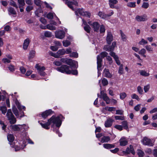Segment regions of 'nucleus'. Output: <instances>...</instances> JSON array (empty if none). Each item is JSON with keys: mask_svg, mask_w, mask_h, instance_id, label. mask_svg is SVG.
Instances as JSON below:
<instances>
[{"mask_svg": "<svg viewBox=\"0 0 157 157\" xmlns=\"http://www.w3.org/2000/svg\"><path fill=\"white\" fill-rule=\"evenodd\" d=\"M63 117L61 115L56 117L55 116H52L48 120L47 122L43 124L40 122V124L42 127L46 129H49V126L51 125L52 127H53L55 126L57 127H59L62 124L61 119Z\"/></svg>", "mask_w": 157, "mask_h": 157, "instance_id": "1", "label": "nucleus"}, {"mask_svg": "<svg viewBox=\"0 0 157 157\" xmlns=\"http://www.w3.org/2000/svg\"><path fill=\"white\" fill-rule=\"evenodd\" d=\"M56 69L58 71L67 74H72L73 75H77L78 71L76 70L72 71L69 70V67L67 65H63L60 67L57 68Z\"/></svg>", "mask_w": 157, "mask_h": 157, "instance_id": "2", "label": "nucleus"}, {"mask_svg": "<svg viewBox=\"0 0 157 157\" xmlns=\"http://www.w3.org/2000/svg\"><path fill=\"white\" fill-rule=\"evenodd\" d=\"M108 55L107 53L106 52H104L101 53L100 54L101 56L100 55H98L97 57V68L98 69V76L99 75V69L100 68L101 66V62L102 61V58L105 56H107Z\"/></svg>", "mask_w": 157, "mask_h": 157, "instance_id": "3", "label": "nucleus"}, {"mask_svg": "<svg viewBox=\"0 0 157 157\" xmlns=\"http://www.w3.org/2000/svg\"><path fill=\"white\" fill-rule=\"evenodd\" d=\"M10 128L13 131H18L21 130L22 129H24V130H26L28 129V127L25 124L23 125L15 124L10 125Z\"/></svg>", "mask_w": 157, "mask_h": 157, "instance_id": "4", "label": "nucleus"}, {"mask_svg": "<svg viewBox=\"0 0 157 157\" xmlns=\"http://www.w3.org/2000/svg\"><path fill=\"white\" fill-rule=\"evenodd\" d=\"M6 116L9 121L10 124H13L16 123V120L13 115L11 109H9L7 111Z\"/></svg>", "mask_w": 157, "mask_h": 157, "instance_id": "5", "label": "nucleus"}, {"mask_svg": "<svg viewBox=\"0 0 157 157\" xmlns=\"http://www.w3.org/2000/svg\"><path fill=\"white\" fill-rule=\"evenodd\" d=\"M75 14L77 15H80L85 16L90 18L91 16V13L88 12H84L82 9H78L76 10Z\"/></svg>", "mask_w": 157, "mask_h": 157, "instance_id": "6", "label": "nucleus"}, {"mask_svg": "<svg viewBox=\"0 0 157 157\" xmlns=\"http://www.w3.org/2000/svg\"><path fill=\"white\" fill-rule=\"evenodd\" d=\"M142 143L145 145L153 146L154 145V142L152 140L146 137H144L143 138Z\"/></svg>", "mask_w": 157, "mask_h": 157, "instance_id": "7", "label": "nucleus"}, {"mask_svg": "<svg viewBox=\"0 0 157 157\" xmlns=\"http://www.w3.org/2000/svg\"><path fill=\"white\" fill-rule=\"evenodd\" d=\"M35 68L38 70V73L41 76H45L46 74L43 71L45 70V68L44 67H41L39 66V64H37L35 66Z\"/></svg>", "mask_w": 157, "mask_h": 157, "instance_id": "8", "label": "nucleus"}, {"mask_svg": "<svg viewBox=\"0 0 157 157\" xmlns=\"http://www.w3.org/2000/svg\"><path fill=\"white\" fill-rule=\"evenodd\" d=\"M88 24L91 26L94 30L95 31L97 32L99 30V29L100 27V24L97 22H94L92 23L90 21L88 22Z\"/></svg>", "mask_w": 157, "mask_h": 157, "instance_id": "9", "label": "nucleus"}, {"mask_svg": "<svg viewBox=\"0 0 157 157\" xmlns=\"http://www.w3.org/2000/svg\"><path fill=\"white\" fill-rule=\"evenodd\" d=\"M66 64L74 68H77L78 66L77 62L70 59H67Z\"/></svg>", "mask_w": 157, "mask_h": 157, "instance_id": "10", "label": "nucleus"}, {"mask_svg": "<svg viewBox=\"0 0 157 157\" xmlns=\"http://www.w3.org/2000/svg\"><path fill=\"white\" fill-rule=\"evenodd\" d=\"M65 34L64 31L59 30L56 32L55 36L57 38L62 39L65 37Z\"/></svg>", "mask_w": 157, "mask_h": 157, "instance_id": "11", "label": "nucleus"}, {"mask_svg": "<svg viewBox=\"0 0 157 157\" xmlns=\"http://www.w3.org/2000/svg\"><path fill=\"white\" fill-rule=\"evenodd\" d=\"M147 19V16L145 15L142 16L137 15L135 18L136 20L138 22L145 21Z\"/></svg>", "mask_w": 157, "mask_h": 157, "instance_id": "12", "label": "nucleus"}, {"mask_svg": "<svg viewBox=\"0 0 157 157\" xmlns=\"http://www.w3.org/2000/svg\"><path fill=\"white\" fill-rule=\"evenodd\" d=\"M101 95L100 96L101 98H103L104 100L105 101L107 104H109L110 103V100L109 97L107 96L106 94L102 92H101Z\"/></svg>", "mask_w": 157, "mask_h": 157, "instance_id": "13", "label": "nucleus"}, {"mask_svg": "<svg viewBox=\"0 0 157 157\" xmlns=\"http://www.w3.org/2000/svg\"><path fill=\"white\" fill-rule=\"evenodd\" d=\"M109 5L110 7L112 9H117V7L115 5L118 3L117 0H109Z\"/></svg>", "mask_w": 157, "mask_h": 157, "instance_id": "14", "label": "nucleus"}, {"mask_svg": "<svg viewBox=\"0 0 157 157\" xmlns=\"http://www.w3.org/2000/svg\"><path fill=\"white\" fill-rule=\"evenodd\" d=\"M113 40V36L111 33L108 32L106 36V41L107 43L109 44Z\"/></svg>", "mask_w": 157, "mask_h": 157, "instance_id": "15", "label": "nucleus"}, {"mask_svg": "<svg viewBox=\"0 0 157 157\" xmlns=\"http://www.w3.org/2000/svg\"><path fill=\"white\" fill-rule=\"evenodd\" d=\"M124 152L127 154H129L131 153L133 155H134L135 153L133 146L131 145H130L129 147H128L126 151Z\"/></svg>", "mask_w": 157, "mask_h": 157, "instance_id": "16", "label": "nucleus"}, {"mask_svg": "<svg viewBox=\"0 0 157 157\" xmlns=\"http://www.w3.org/2000/svg\"><path fill=\"white\" fill-rule=\"evenodd\" d=\"M52 112L51 110L49 109L43 112L41 114V116L43 118H46L49 115L52 114Z\"/></svg>", "mask_w": 157, "mask_h": 157, "instance_id": "17", "label": "nucleus"}, {"mask_svg": "<svg viewBox=\"0 0 157 157\" xmlns=\"http://www.w3.org/2000/svg\"><path fill=\"white\" fill-rule=\"evenodd\" d=\"M110 140V137L109 136H103L99 140L102 143L108 142Z\"/></svg>", "mask_w": 157, "mask_h": 157, "instance_id": "18", "label": "nucleus"}, {"mask_svg": "<svg viewBox=\"0 0 157 157\" xmlns=\"http://www.w3.org/2000/svg\"><path fill=\"white\" fill-rule=\"evenodd\" d=\"M113 120L111 118H109L105 122V125L106 127H110L112 124Z\"/></svg>", "mask_w": 157, "mask_h": 157, "instance_id": "19", "label": "nucleus"}, {"mask_svg": "<svg viewBox=\"0 0 157 157\" xmlns=\"http://www.w3.org/2000/svg\"><path fill=\"white\" fill-rule=\"evenodd\" d=\"M30 39L27 38L24 40L23 44V48L24 50L27 49L29 44L30 42Z\"/></svg>", "mask_w": 157, "mask_h": 157, "instance_id": "20", "label": "nucleus"}, {"mask_svg": "<svg viewBox=\"0 0 157 157\" xmlns=\"http://www.w3.org/2000/svg\"><path fill=\"white\" fill-rule=\"evenodd\" d=\"M12 110L13 113L17 117H23V116L21 114H20L19 113L16 108L15 106H13V107Z\"/></svg>", "mask_w": 157, "mask_h": 157, "instance_id": "21", "label": "nucleus"}, {"mask_svg": "<svg viewBox=\"0 0 157 157\" xmlns=\"http://www.w3.org/2000/svg\"><path fill=\"white\" fill-rule=\"evenodd\" d=\"M120 145L121 146H124L128 144V140L125 138L122 137L119 140Z\"/></svg>", "mask_w": 157, "mask_h": 157, "instance_id": "22", "label": "nucleus"}, {"mask_svg": "<svg viewBox=\"0 0 157 157\" xmlns=\"http://www.w3.org/2000/svg\"><path fill=\"white\" fill-rule=\"evenodd\" d=\"M8 11L9 15H16L17 13L14 8L12 7H10L8 8Z\"/></svg>", "mask_w": 157, "mask_h": 157, "instance_id": "23", "label": "nucleus"}, {"mask_svg": "<svg viewBox=\"0 0 157 157\" xmlns=\"http://www.w3.org/2000/svg\"><path fill=\"white\" fill-rule=\"evenodd\" d=\"M103 74L105 77L108 78H110L112 76L111 74L109 73V70L106 69H105L104 70Z\"/></svg>", "mask_w": 157, "mask_h": 157, "instance_id": "24", "label": "nucleus"}, {"mask_svg": "<svg viewBox=\"0 0 157 157\" xmlns=\"http://www.w3.org/2000/svg\"><path fill=\"white\" fill-rule=\"evenodd\" d=\"M139 71L140 75L144 77H147L150 75L149 73L147 72L144 70H140Z\"/></svg>", "mask_w": 157, "mask_h": 157, "instance_id": "25", "label": "nucleus"}, {"mask_svg": "<svg viewBox=\"0 0 157 157\" xmlns=\"http://www.w3.org/2000/svg\"><path fill=\"white\" fill-rule=\"evenodd\" d=\"M103 147L106 149H109L114 148L115 147L114 145L109 144H105L103 145Z\"/></svg>", "mask_w": 157, "mask_h": 157, "instance_id": "26", "label": "nucleus"}, {"mask_svg": "<svg viewBox=\"0 0 157 157\" xmlns=\"http://www.w3.org/2000/svg\"><path fill=\"white\" fill-rule=\"evenodd\" d=\"M35 53V51L34 50H31L30 51L29 56V60H30L34 57Z\"/></svg>", "mask_w": 157, "mask_h": 157, "instance_id": "27", "label": "nucleus"}, {"mask_svg": "<svg viewBox=\"0 0 157 157\" xmlns=\"http://www.w3.org/2000/svg\"><path fill=\"white\" fill-rule=\"evenodd\" d=\"M98 15L101 18L105 19L107 18L106 14L102 12H99L98 13Z\"/></svg>", "mask_w": 157, "mask_h": 157, "instance_id": "28", "label": "nucleus"}, {"mask_svg": "<svg viewBox=\"0 0 157 157\" xmlns=\"http://www.w3.org/2000/svg\"><path fill=\"white\" fill-rule=\"evenodd\" d=\"M7 139L10 142H12L14 140V138L13 135L9 134L7 136Z\"/></svg>", "mask_w": 157, "mask_h": 157, "instance_id": "29", "label": "nucleus"}, {"mask_svg": "<svg viewBox=\"0 0 157 157\" xmlns=\"http://www.w3.org/2000/svg\"><path fill=\"white\" fill-rule=\"evenodd\" d=\"M57 53L59 56L63 55L65 54V49H62L59 50L57 51Z\"/></svg>", "mask_w": 157, "mask_h": 157, "instance_id": "30", "label": "nucleus"}, {"mask_svg": "<svg viewBox=\"0 0 157 157\" xmlns=\"http://www.w3.org/2000/svg\"><path fill=\"white\" fill-rule=\"evenodd\" d=\"M47 27L48 29L52 30H55L56 29V27L50 23L47 25Z\"/></svg>", "mask_w": 157, "mask_h": 157, "instance_id": "31", "label": "nucleus"}, {"mask_svg": "<svg viewBox=\"0 0 157 157\" xmlns=\"http://www.w3.org/2000/svg\"><path fill=\"white\" fill-rule=\"evenodd\" d=\"M63 45L65 47H67L70 45L71 42L67 40H64L63 41Z\"/></svg>", "mask_w": 157, "mask_h": 157, "instance_id": "32", "label": "nucleus"}, {"mask_svg": "<svg viewBox=\"0 0 157 157\" xmlns=\"http://www.w3.org/2000/svg\"><path fill=\"white\" fill-rule=\"evenodd\" d=\"M105 110H108L110 112L115 111L116 109V108L115 107L108 106H106L105 107Z\"/></svg>", "mask_w": 157, "mask_h": 157, "instance_id": "33", "label": "nucleus"}, {"mask_svg": "<svg viewBox=\"0 0 157 157\" xmlns=\"http://www.w3.org/2000/svg\"><path fill=\"white\" fill-rule=\"evenodd\" d=\"M84 29L85 30L87 33L90 32L91 28L88 25H86L84 27Z\"/></svg>", "mask_w": 157, "mask_h": 157, "instance_id": "34", "label": "nucleus"}, {"mask_svg": "<svg viewBox=\"0 0 157 157\" xmlns=\"http://www.w3.org/2000/svg\"><path fill=\"white\" fill-rule=\"evenodd\" d=\"M137 154L139 157H143L144 155V152L140 149L137 150Z\"/></svg>", "mask_w": 157, "mask_h": 157, "instance_id": "35", "label": "nucleus"}, {"mask_svg": "<svg viewBox=\"0 0 157 157\" xmlns=\"http://www.w3.org/2000/svg\"><path fill=\"white\" fill-rule=\"evenodd\" d=\"M0 110L2 111L3 114H5L7 110L5 106H0Z\"/></svg>", "mask_w": 157, "mask_h": 157, "instance_id": "36", "label": "nucleus"}, {"mask_svg": "<svg viewBox=\"0 0 157 157\" xmlns=\"http://www.w3.org/2000/svg\"><path fill=\"white\" fill-rule=\"evenodd\" d=\"M16 104L18 108L19 109V110H21L22 109L25 110V107L23 106H21V105L18 102H16Z\"/></svg>", "mask_w": 157, "mask_h": 157, "instance_id": "37", "label": "nucleus"}, {"mask_svg": "<svg viewBox=\"0 0 157 157\" xmlns=\"http://www.w3.org/2000/svg\"><path fill=\"white\" fill-rule=\"evenodd\" d=\"M18 2L19 3V8L23 6L25 4L24 0H18Z\"/></svg>", "mask_w": 157, "mask_h": 157, "instance_id": "38", "label": "nucleus"}, {"mask_svg": "<svg viewBox=\"0 0 157 157\" xmlns=\"http://www.w3.org/2000/svg\"><path fill=\"white\" fill-rule=\"evenodd\" d=\"M66 4L71 9L73 10H74V8L72 6V5L73 4V2H70V1L67 2V3Z\"/></svg>", "mask_w": 157, "mask_h": 157, "instance_id": "39", "label": "nucleus"}, {"mask_svg": "<svg viewBox=\"0 0 157 157\" xmlns=\"http://www.w3.org/2000/svg\"><path fill=\"white\" fill-rule=\"evenodd\" d=\"M122 124L123 125V127L124 129H127L128 128V123L127 121H124L122 122Z\"/></svg>", "mask_w": 157, "mask_h": 157, "instance_id": "40", "label": "nucleus"}, {"mask_svg": "<svg viewBox=\"0 0 157 157\" xmlns=\"http://www.w3.org/2000/svg\"><path fill=\"white\" fill-rule=\"evenodd\" d=\"M69 56L71 57H74L75 58H77L78 56V55L76 52H73L70 53L69 55Z\"/></svg>", "mask_w": 157, "mask_h": 157, "instance_id": "41", "label": "nucleus"}, {"mask_svg": "<svg viewBox=\"0 0 157 157\" xmlns=\"http://www.w3.org/2000/svg\"><path fill=\"white\" fill-rule=\"evenodd\" d=\"M131 98L132 99H136L137 101H139L140 99L139 98L138 96L136 94H133L131 96Z\"/></svg>", "mask_w": 157, "mask_h": 157, "instance_id": "42", "label": "nucleus"}, {"mask_svg": "<svg viewBox=\"0 0 157 157\" xmlns=\"http://www.w3.org/2000/svg\"><path fill=\"white\" fill-rule=\"evenodd\" d=\"M101 81L102 85L104 86L107 85L108 84V80L105 78H103Z\"/></svg>", "mask_w": 157, "mask_h": 157, "instance_id": "43", "label": "nucleus"}, {"mask_svg": "<svg viewBox=\"0 0 157 157\" xmlns=\"http://www.w3.org/2000/svg\"><path fill=\"white\" fill-rule=\"evenodd\" d=\"M104 49L106 51L110 52L112 51V48H111L110 46H109L108 45H106L104 46Z\"/></svg>", "mask_w": 157, "mask_h": 157, "instance_id": "44", "label": "nucleus"}, {"mask_svg": "<svg viewBox=\"0 0 157 157\" xmlns=\"http://www.w3.org/2000/svg\"><path fill=\"white\" fill-rule=\"evenodd\" d=\"M44 35L45 36L48 37H51L52 36V33L48 31H46L44 33Z\"/></svg>", "mask_w": 157, "mask_h": 157, "instance_id": "45", "label": "nucleus"}, {"mask_svg": "<svg viewBox=\"0 0 157 157\" xmlns=\"http://www.w3.org/2000/svg\"><path fill=\"white\" fill-rule=\"evenodd\" d=\"M150 88V85L148 84L147 85L144 86V89L145 93L147 92L148 91Z\"/></svg>", "mask_w": 157, "mask_h": 157, "instance_id": "46", "label": "nucleus"}, {"mask_svg": "<svg viewBox=\"0 0 157 157\" xmlns=\"http://www.w3.org/2000/svg\"><path fill=\"white\" fill-rule=\"evenodd\" d=\"M127 96L126 94L124 92H122L120 94V98L123 100Z\"/></svg>", "mask_w": 157, "mask_h": 157, "instance_id": "47", "label": "nucleus"}, {"mask_svg": "<svg viewBox=\"0 0 157 157\" xmlns=\"http://www.w3.org/2000/svg\"><path fill=\"white\" fill-rule=\"evenodd\" d=\"M137 91L138 92L141 94H143V90L142 88L140 86H138L137 88Z\"/></svg>", "mask_w": 157, "mask_h": 157, "instance_id": "48", "label": "nucleus"}, {"mask_svg": "<svg viewBox=\"0 0 157 157\" xmlns=\"http://www.w3.org/2000/svg\"><path fill=\"white\" fill-rule=\"evenodd\" d=\"M147 43V41L145 40L144 39H142L141 41H140L139 44L140 45H144L145 44Z\"/></svg>", "mask_w": 157, "mask_h": 157, "instance_id": "49", "label": "nucleus"}, {"mask_svg": "<svg viewBox=\"0 0 157 157\" xmlns=\"http://www.w3.org/2000/svg\"><path fill=\"white\" fill-rule=\"evenodd\" d=\"M120 33L121 34V38L122 40L124 41H126V36L121 31H120Z\"/></svg>", "mask_w": 157, "mask_h": 157, "instance_id": "50", "label": "nucleus"}, {"mask_svg": "<svg viewBox=\"0 0 157 157\" xmlns=\"http://www.w3.org/2000/svg\"><path fill=\"white\" fill-rule=\"evenodd\" d=\"M123 71L124 70L123 68V65L121 64L120 66L119 70H118V73L120 74H122L123 73Z\"/></svg>", "mask_w": 157, "mask_h": 157, "instance_id": "51", "label": "nucleus"}, {"mask_svg": "<svg viewBox=\"0 0 157 157\" xmlns=\"http://www.w3.org/2000/svg\"><path fill=\"white\" fill-rule=\"evenodd\" d=\"M109 54L114 59L118 57L116 55L115 53L111 51L110 52Z\"/></svg>", "mask_w": 157, "mask_h": 157, "instance_id": "52", "label": "nucleus"}, {"mask_svg": "<svg viewBox=\"0 0 157 157\" xmlns=\"http://www.w3.org/2000/svg\"><path fill=\"white\" fill-rule=\"evenodd\" d=\"M149 4L147 2H144L142 6V7L145 9L147 8L149 6Z\"/></svg>", "mask_w": 157, "mask_h": 157, "instance_id": "53", "label": "nucleus"}, {"mask_svg": "<svg viewBox=\"0 0 157 157\" xmlns=\"http://www.w3.org/2000/svg\"><path fill=\"white\" fill-rule=\"evenodd\" d=\"M114 117L116 120H123L124 119V117L123 116H115Z\"/></svg>", "mask_w": 157, "mask_h": 157, "instance_id": "54", "label": "nucleus"}, {"mask_svg": "<svg viewBox=\"0 0 157 157\" xmlns=\"http://www.w3.org/2000/svg\"><path fill=\"white\" fill-rule=\"evenodd\" d=\"M135 2H130L128 3L127 6L131 7H134L135 6Z\"/></svg>", "mask_w": 157, "mask_h": 157, "instance_id": "55", "label": "nucleus"}, {"mask_svg": "<svg viewBox=\"0 0 157 157\" xmlns=\"http://www.w3.org/2000/svg\"><path fill=\"white\" fill-rule=\"evenodd\" d=\"M47 17L49 19H52L53 18V14L49 13L47 15Z\"/></svg>", "mask_w": 157, "mask_h": 157, "instance_id": "56", "label": "nucleus"}, {"mask_svg": "<svg viewBox=\"0 0 157 157\" xmlns=\"http://www.w3.org/2000/svg\"><path fill=\"white\" fill-rule=\"evenodd\" d=\"M71 49L70 48H68L65 49V54H70L71 52Z\"/></svg>", "mask_w": 157, "mask_h": 157, "instance_id": "57", "label": "nucleus"}, {"mask_svg": "<svg viewBox=\"0 0 157 157\" xmlns=\"http://www.w3.org/2000/svg\"><path fill=\"white\" fill-rule=\"evenodd\" d=\"M114 128L120 131H121L122 130L123 127L119 125H116L114 126Z\"/></svg>", "mask_w": 157, "mask_h": 157, "instance_id": "58", "label": "nucleus"}, {"mask_svg": "<svg viewBox=\"0 0 157 157\" xmlns=\"http://www.w3.org/2000/svg\"><path fill=\"white\" fill-rule=\"evenodd\" d=\"M35 3L37 6H40L41 5V2L40 0H35Z\"/></svg>", "mask_w": 157, "mask_h": 157, "instance_id": "59", "label": "nucleus"}, {"mask_svg": "<svg viewBox=\"0 0 157 157\" xmlns=\"http://www.w3.org/2000/svg\"><path fill=\"white\" fill-rule=\"evenodd\" d=\"M100 32L101 33H104L105 31V29L104 26L101 25V26L100 28Z\"/></svg>", "mask_w": 157, "mask_h": 157, "instance_id": "60", "label": "nucleus"}, {"mask_svg": "<svg viewBox=\"0 0 157 157\" xmlns=\"http://www.w3.org/2000/svg\"><path fill=\"white\" fill-rule=\"evenodd\" d=\"M10 4L11 5L14 6V7H16V8H18L17 6L16 5V3L13 1H11L10 2Z\"/></svg>", "mask_w": 157, "mask_h": 157, "instance_id": "61", "label": "nucleus"}, {"mask_svg": "<svg viewBox=\"0 0 157 157\" xmlns=\"http://www.w3.org/2000/svg\"><path fill=\"white\" fill-rule=\"evenodd\" d=\"M2 62L4 63H9L10 62V59L7 58H3L2 59Z\"/></svg>", "mask_w": 157, "mask_h": 157, "instance_id": "62", "label": "nucleus"}, {"mask_svg": "<svg viewBox=\"0 0 157 157\" xmlns=\"http://www.w3.org/2000/svg\"><path fill=\"white\" fill-rule=\"evenodd\" d=\"M146 51L144 48L142 49L139 52V53L140 55H143L146 53Z\"/></svg>", "mask_w": 157, "mask_h": 157, "instance_id": "63", "label": "nucleus"}, {"mask_svg": "<svg viewBox=\"0 0 157 157\" xmlns=\"http://www.w3.org/2000/svg\"><path fill=\"white\" fill-rule=\"evenodd\" d=\"M33 8L32 6H28L26 8V10L27 12H29L33 9Z\"/></svg>", "mask_w": 157, "mask_h": 157, "instance_id": "64", "label": "nucleus"}]
</instances>
